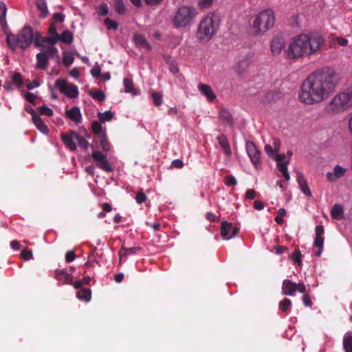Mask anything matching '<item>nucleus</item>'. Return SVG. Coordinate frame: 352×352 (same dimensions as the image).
Here are the masks:
<instances>
[{"label":"nucleus","mask_w":352,"mask_h":352,"mask_svg":"<svg viewBox=\"0 0 352 352\" xmlns=\"http://www.w3.org/2000/svg\"><path fill=\"white\" fill-rule=\"evenodd\" d=\"M337 84L338 76L334 69L324 67L309 74L302 82L299 100L305 104H318L329 98Z\"/></svg>","instance_id":"obj_1"},{"label":"nucleus","mask_w":352,"mask_h":352,"mask_svg":"<svg viewBox=\"0 0 352 352\" xmlns=\"http://www.w3.org/2000/svg\"><path fill=\"white\" fill-rule=\"evenodd\" d=\"M324 36L317 32L301 33L294 36L284 50L285 58L296 60L316 55L324 46Z\"/></svg>","instance_id":"obj_2"},{"label":"nucleus","mask_w":352,"mask_h":352,"mask_svg":"<svg viewBox=\"0 0 352 352\" xmlns=\"http://www.w3.org/2000/svg\"><path fill=\"white\" fill-rule=\"evenodd\" d=\"M219 15L208 12L199 22L197 36L199 41L208 43L217 33L220 25Z\"/></svg>","instance_id":"obj_3"},{"label":"nucleus","mask_w":352,"mask_h":352,"mask_svg":"<svg viewBox=\"0 0 352 352\" xmlns=\"http://www.w3.org/2000/svg\"><path fill=\"white\" fill-rule=\"evenodd\" d=\"M274 14L271 10H262L250 19V26L255 36L264 34L274 26Z\"/></svg>","instance_id":"obj_4"},{"label":"nucleus","mask_w":352,"mask_h":352,"mask_svg":"<svg viewBox=\"0 0 352 352\" xmlns=\"http://www.w3.org/2000/svg\"><path fill=\"white\" fill-rule=\"evenodd\" d=\"M35 30L30 26H25L16 35L10 34L7 36V43L9 47L15 50L17 48L26 50L33 43Z\"/></svg>","instance_id":"obj_5"},{"label":"nucleus","mask_w":352,"mask_h":352,"mask_svg":"<svg viewBox=\"0 0 352 352\" xmlns=\"http://www.w3.org/2000/svg\"><path fill=\"white\" fill-rule=\"evenodd\" d=\"M352 106V87L333 96L327 106V111L338 114L346 111Z\"/></svg>","instance_id":"obj_6"},{"label":"nucleus","mask_w":352,"mask_h":352,"mask_svg":"<svg viewBox=\"0 0 352 352\" xmlns=\"http://www.w3.org/2000/svg\"><path fill=\"white\" fill-rule=\"evenodd\" d=\"M197 15L196 8L190 6H182L175 12L172 22L175 28L190 26Z\"/></svg>","instance_id":"obj_7"},{"label":"nucleus","mask_w":352,"mask_h":352,"mask_svg":"<svg viewBox=\"0 0 352 352\" xmlns=\"http://www.w3.org/2000/svg\"><path fill=\"white\" fill-rule=\"evenodd\" d=\"M55 86L63 94L68 98H76L78 96V87L68 82L65 79H57L55 82Z\"/></svg>","instance_id":"obj_8"},{"label":"nucleus","mask_w":352,"mask_h":352,"mask_svg":"<svg viewBox=\"0 0 352 352\" xmlns=\"http://www.w3.org/2000/svg\"><path fill=\"white\" fill-rule=\"evenodd\" d=\"M306 287L303 283L296 284L289 280H284L282 285L283 294L286 296H293L296 291L305 293Z\"/></svg>","instance_id":"obj_9"},{"label":"nucleus","mask_w":352,"mask_h":352,"mask_svg":"<svg viewBox=\"0 0 352 352\" xmlns=\"http://www.w3.org/2000/svg\"><path fill=\"white\" fill-rule=\"evenodd\" d=\"M91 157L95 162H96L97 166L106 171L111 172L113 170L112 166L107 160V156L99 151H95L92 153Z\"/></svg>","instance_id":"obj_10"},{"label":"nucleus","mask_w":352,"mask_h":352,"mask_svg":"<svg viewBox=\"0 0 352 352\" xmlns=\"http://www.w3.org/2000/svg\"><path fill=\"white\" fill-rule=\"evenodd\" d=\"M285 157L286 156L285 154H277L276 153L272 159L276 162L277 168L282 173V175L285 179L286 181H289L290 179V175L287 170V166L289 163V159L285 160Z\"/></svg>","instance_id":"obj_11"},{"label":"nucleus","mask_w":352,"mask_h":352,"mask_svg":"<svg viewBox=\"0 0 352 352\" xmlns=\"http://www.w3.org/2000/svg\"><path fill=\"white\" fill-rule=\"evenodd\" d=\"M245 148L252 163L256 168H258L261 164L260 151L257 149L256 145L250 141L246 142Z\"/></svg>","instance_id":"obj_12"},{"label":"nucleus","mask_w":352,"mask_h":352,"mask_svg":"<svg viewBox=\"0 0 352 352\" xmlns=\"http://www.w3.org/2000/svg\"><path fill=\"white\" fill-rule=\"evenodd\" d=\"M239 232V228L232 223L226 221L221 223V235L223 240H229L234 237Z\"/></svg>","instance_id":"obj_13"},{"label":"nucleus","mask_w":352,"mask_h":352,"mask_svg":"<svg viewBox=\"0 0 352 352\" xmlns=\"http://www.w3.org/2000/svg\"><path fill=\"white\" fill-rule=\"evenodd\" d=\"M285 47V41L282 36H274L270 43V52L273 56L280 54L283 49Z\"/></svg>","instance_id":"obj_14"},{"label":"nucleus","mask_w":352,"mask_h":352,"mask_svg":"<svg viewBox=\"0 0 352 352\" xmlns=\"http://www.w3.org/2000/svg\"><path fill=\"white\" fill-rule=\"evenodd\" d=\"M252 62V56L245 54L236 63L234 67L236 72L239 75L243 74L249 67Z\"/></svg>","instance_id":"obj_15"},{"label":"nucleus","mask_w":352,"mask_h":352,"mask_svg":"<svg viewBox=\"0 0 352 352\" xmlns=\"http://www.w3.org/2000/svg\"><path fill=\"white\" fill-rule=\"evenodd\" d=\"M65 115L74 122L78 124L82 121V115L80 108L77 106L73 107L65 111Z\"/></svg>","instance_id":"obj_16"},{"label":"nucleus","mask_w":352,"mask_h":352,"mask_svg":"<svg viewBox=\"0 0 352 352\" xmlns=\"http://www.w3.org/2000/svg\"><path fill=\"white\" fill-rule=\"evenodd\" d=\"M77 133H72L70 134H65L61 135V139L64 144L71 151H74L76 148Z\"/></svg>","instance_id":"obj_17"},{"label":"nucleus","mask_w":352,"mask_h":352,"mask_svg":"<svg viewBox=\"0 0 352 352\" xmlns=\"http://www.w3.org/2000/svg\"><path fill=\"white\" fill-rule=\"evenodd\" d=\"M198 89L210 102L214 100L217 98L211 87L208 85L199 84L198 85Z\"/></svg>","instance_id":"obj_18"},{"label":"nucleus","mask_w":352,"mask_h":352,"mask_svg":"<svg viewBox=\"0 0 352 352\" xmlns=\"http://www.w3.org/2000/svg\"><path fill=\"white\" fill-rule=\"evenodd\" d=\"M344 173L345 169L339 165H336L333 168V173H327V178L329 182H333L343 176Z\"/></svg>","instance_id":"obj_19"},{"label":"nucleus","mask_w":352,"mask_h":352,"mask_svg":"<svg viewBox=\"0 0 352 352\" xmlns=\"http://www.w3.org/2000/svg\"><path fill=\"white\" fill-rule=\"evenodd\" d=\"M141 250L140 247L124 248L122 247L119 252L120 262L124 261L128 255L136 254Z\"/></svg>","instance_id":"obj_20"},{"label":"nucleus","mask_w":352,"mask_h":352,"mask_svg":"<svg viewBox=\"0 0 352 352\" xmlns=\"http://www.w3.org/2000/svg\"><path fill=\"white\" fill-rule=\"evenodd\" d=\"M297 182L301 191L307 197L311 196V192L308 186L307 181L301 173H298Z\"/></svg>","instance_id":"obj_21"},{"label":"nucleus","mask_w":352,"mask_h":352,"mask_svg":"<svg viewBox=\"0 0 352 352\" xmlns=\"http://www.w3.org/2000/svg\"><path fill=\"white\" fill-rule=\"evenodd\" d=\"M218 142L223 151V153L227 156H230L232 154L231 148L228 140L226 135H220L217 138Z\"/></svg>","instance_id":"obj_22"},{"label":"nucleus","mask_w":352,"mask_h":352,"mask_svg":"<svg viewBox=\"0 0 352 352\" xmlns=\"http://www.w3.org/2000/svg\"><path fill=\"white\" fill-rule=\"evenodd\" d=\"M123 84L125 93H129L132 96H138L140 94V91L134 87L133 82L131 79L124 78L123 80Z\"/></svg>","instance_id":"obj_23"},{"label":"nucleus","mask_w":352,"mask_h":352,"mask_svg":"<svg viewBox=\"0 0 352 352\" xmlns=\"http://www.w3.org/2000/svg\"><path fill=\"white\" fill-rule=\"evenodd\" d=\"M133 40L136 45L146 50H151V45L147 40L141 34L135 33L133 35Z\"/></svg>","instance_id":"obj_24"},{"label":"nucleus","mask_w":352,"mask_h":352,"mask_svg":"<svg viewBox=\"0 0 352 352\" xmlns=\"http://www.w3.org/2000/svg\"><path fill=\"white\" fill-rule=\"evenodd\" d=\"M91 130L94 134L97 135L98 138L107 134L105 126H103L100 121H94L92 122Z\"/></svg>","instance_id":"obj_25"},{"label":"nucleus","mask_w":352,"mask_h":352,"mask_svg":"<svg viewBox=\"0 0 352 352\" xmlns=\"http://www.w3.org/2000/svg\"><path fill=\"white\" fill-rule=\"evenodd\" d=\"M220 120L226 125L232 126L233 120L230 112L227 109H222L219 113Z\"/></svg>","instance_id":"obj_26"},{"label":"nucleus","mask_w":352,"mask_h":352,"mask_svg":"<svg viewBox=\"0 0 352 352\" xmlns=\"http://www.w3.org/2000/svg\"><path fill=\"white\" fill-rule=\"evenodd\" d=\"M48 59H59L58 51L54 46L44 47L41 52Z\"/></svg>","instance_id":"obj_27"},{"label":"nucleus","mask_w":352,"mask_h":352,"mask_svg":"<svg viewBox=\"0 0 352 352\" xmlns=\"http://www.w3.org/2000/svg\"><path fill=\"white\" fill-rule=\"evenodd\" d=\"M36 68L39 69H45L48 64V58L42 52H39L36 56Z\"/></svg>","instance_id":"obj_28"},{"label":"nucleus","mask_w":352,"mask_h":352,"mask_svg":"<svg viewBox=\"0 0 352 352\" xmlns=\"http://www.w3.org/2000/svg\"><path fill=\"white\" fill-rule=\"evenodd\" d=\"M32 122L35 126L43 134H47L49 131L47 125L45 124L43 120L39 117V116L32 118Z\"/></svg>","instance_id":"obj_29"},{"label":"nucleus","mask_w":352,"mask_h":352,"mask_svg":"<svg viewBox=\"0 0 352 352\" xmlns=\"http://www.w3.org/2000/svg\"><path fill=\"white\" fill-rule=\"evenodd\" d=\"M333 218L340 220L344 217V210L341 205L336 204L333 206L331 212Z\"/></svg>","instance_id":"obj_30"},{"label":"nucleus","mask_w":352,"mask_h":352,"mask_svg":"<svg viewBox=\"0 0 352 352\" xmlns=\"http://www.w3.org/2000/svg\"><path fill=\"white\" fill-rule=\"evenodd\" d=\"M343 346L346 352H352V333L347 332L343 338Z\"/></svg>","instance_id":"obj_31"},{"label":"nucleus","mask_w":352,"mask_h":352,"mask_svg":"<svg viewBox=\"0 0 352 352\" xmlns=\"http://www.w3.org/2000/svg\"><path fill=\"white\" fill-rule=\"evenodd\" d=\"M74 40L73 34L69 30H65L62 32L60 35L58 34V41L70 44Z\"/></svg>","instance_id":"obj_32"},{"label":"nucleus","mask_w":352,"mask_h":352,"mask_svg":"<svg viewBox=\"0 0 352 352\" xmlns=\"http://www.w3.org/2000/svg\"><path fill=\"white\" fill-rule=\"evenodd\" d=\"M91 293L90 289H84L76 293V297L80 299L89 302L91 300Z\"/></svg>","instance_id":"obj_33"},{"label":"nucleus","mask_w":352,"mask_h":352,"mask_svg":"<svg viewBox=\"0 0 352 352\" xmlns=\"http://www.w3.org/2000/svg\"><path fill=\"white\" fill-rule=\"evenodd\" d=\"M113 113L111 111H105L104 112L98 113V118L101 122H106L111 120L113 118Z\"/></svg>","instance_id":"obj_34"},{"label":"nucleus","mask_w":352,"mask_h":352,"mask_svg":"<svg viewBox=\"0 0 352 352\" xmlns=\"http://www.w3.org/2000/svg\"><path fill=\"white\" fill-rule=\"evenodd\" d=\"M98 139H99V143H100V147L102 149V151H104L105 152L109 151L111 150V146L107 139V134L102 135L100 137H98Z\"/></svg>","instance_id":"obj_35"},{"label":"nucleus","mask_w":352,"mask_h":352,"mask_svg":"<svg viewBox=\"0 0 352 352\" xmlns=\"http://www.w3.org/2000/svg\"><path fill=\"white\" fill-rule=\"evenodd\" d=\"M89 95L91 97L98 101H104L106 98V96L102 90L99 89H92L89 91Z\"/></svg>","instance_id":"obj_36"},{"label":"nucleus","mask_w":352,"mask_h":352,"mask_svg":"<svg viewBox=\"0 0 352 352\" xmlns=\"http://www.w3.org/2000/svg\"><path fill=\"white\" fill-rule=\"evenodd\" d=\"M33 42L36 47H42L44 48L46 44L45 37H43L38 32L35 31V36L33 39Z\"/></svg>","instance_id":"obj_37"},{"label":"nucleus","mask_w":352,"mask_h":352,"mask_svg":"<svg viewBox=\"0 0 352 352\" xmlns=\"http://www.w3.org/2000/svg\"><path fill=\"white\" fill-rule=\"evenodd\" d=\"M323 244H324V238L322 236H316L314 240V245L318 248V251L316 253V256L317 257H320L322 250H323Z\"/></svg>","instance_id":"obj_38"},{"label":"nucleus","mask_w":352,"mask_h":352,"mask_svg":"<svg viewBox=\"0 0 352 352\" xmlns=\"http://www.w3.org/2000/svg\"><path fill=\"white\" fill-rule=\"evenodd\" d=\"M73 54L70 52H64L63 54V63L65 66L68 67L74 62Z\"/></svg>","instance_id":"obj_39"},{"label":"nucleus","mask_w":352,"mask_h":352,"mask_svg":"<svg viewBox=\"0 0 352 352\" xmlns=\"http://www.w3.org/2000/svg\"><path fill=\"white\" fill-rule=\"evenodd\" d=\"M36 6L41 12V16L45 17L48 14L47 6L45 0H38Z\"/></svg>","instance_id":"obj_40"},{"label":"nucleus","mask_w":352,"mask_h":352,"mask_svg":"<svg viewBox=\"0 0 352 352\" xmlns=\"http://www.w3.org/2000/svg\"><path fill=\"white\" fill-rule=\"evenodd\" d=\"M7 12V8L6 4L0 1V23L4 26L6 25V16Z\"/></svg>","instance_id":"obj_41"},{"label":"nucleus","mask_w":352,"mask_h":352,"mask_svg":"<svg viewBox=\"0 0 352 352\" xmlns=\"http://www.w3.org/2000/svg\"><path fill=\"white\" fill-rule=\"evenodd\" d=\"M11 78L12 82L15 84L17 87H21L23 85V81L21 74L18 72H14L12 74Z\"/></svg>","instance_id":"obj_42"},{"label":"nucleus","mask_w":352,"mask_h":352,"mask_svg":"<svg viewBox=\"0 0 352 352\" xmlns=\"http://www.w3.org/2000/svg\"><path fill=\"white\" fill-rule=\"evenodd\" d=\"M292 306V302L288 298H284L282 301L279 302L278 307L279 309L283 311H288Z\"/></svg>","instance_id":"obj_43"},{"label":"nucleus","mask_w":352,"mask_h":352,"mask_svg":"<svg viewBox=\"0 0 352 352\" xmlns=\"http://www.w3.org/2000/svg\"><path fill=\"white\" fill-rule=\"evenodd\" d=\"M115 10L120 14H124L126 12V8L122 0H116L115 1Z\"/></svg>","instance_id":"obj_44"},{"label":"nucleus","mask_w":352,"mask_h":352,"mask_svg":"<svg viewBox=\"0 0 352 352\" xmlns=\"http://www.w3.org/2000/svg\"><path fill=\"white\" fill-rule=\"evenodd\" d=\"M76 143L85 150H87L89 146V142L82 136L77 134V138H76Z\"/></svg>","instance_id":"obj_45"},{"label":"nucleus","mask_w":352,"mask_h":352,"mask_svg":"<svg viewBox=\"0 0 352 352\" xmlns=\"http://www.w3.org/2000/svg\"><path fill=\"white\" fill-rule=\"evenodd\" d=\"M289 257L294 263H297L298 265H302V255L299 250H296L289 256Z\"/></svg>","instance_id":"obj_46"},{"label":"nucleus","mask_w":352,"mask_h":352,"mask_svg":"<svg viewBox=\"0 0 352 352\" xmlns=\"http://www.w3.org/2000/svg\"><path fill=\"white\" fill-rule=\"evenodd\" d=\"M91 280L90 277L85 276L81 280H78L74 282V287L76 289L80 288L83 285H88Z\"/></svg>","instance_id":"obj_47"},{"label":"nucleus","mask_w":352,"mask_h":352,"mask_svg":"<svg viewBox=\"0 0 352 352\" xmlns=\"http://www.w3.org/2000/svg\"><path fill=\"white\" fill-rule=\"evenodd\" d=\"M104 23L108 30H116L118 27L117 22L109 18H106Z\"/></svg>","instance_id":"obj_48"},{"label":"nucleus","mask_w":352,"mask_h":352,"mask_svg":"<svg viewBox=\"0 0 352 352\" xmlns=\"http://www.w3.org/2000/svg\"><path fill=\"white\" fill-rule=\"evenodd\" d=\"M152 99L153 101V103L156 106H160L162 103V95L160 93L158 92H153L152 94Z\"/></svg>","instance_id":"obj_49"},{"label":"nucleus","mask_w":352,"mask_h":352,"mask_svg":"<svg viewBox=\"0 0 352 352\" xmlns=\"http://www.w3.org/2000/svg\"><path fill=\"white\" fill-rule=\"evenodd\" d=\"M91 74L94 78H98L101 76L100 66L96 63L91 69Z\"/></svg>","instance_id":"obj_50"},{"label":"nucleus","mask_w":352,"mask_h":352,"mask_svg":"<svg viewBox=\"0 0 352 352\" xmlns=\"http://www.w3.org/2000/svg\"><path fill=\"white\" fill-rule=\"evenodd\" d=\"M38 111L41 114L47 116H52L54 113L53 110L51 108L48 107L47 105H43L40 107Z\"/></svg>","instance_id":"obj_51"},{"label":"nucleus","mask_w":352,"mask_h":352,"mask_svg":"<svg viewBox=\"0 0 352 352\" xmlns=\"http://www.w3.org/2000/svg\"><path fill=\"white\" fill-rule=\"evenodd\" d=\"M109 8L106 3H101L97 8V12L99 15H106L108 14Z\"/></svg>","instance_id":"obj_52"},{"label":"nucleus","mask_w":352,"mask_h":352,"mask_svg":"<svg viewBox=\"0 0 352 352\" xmlns=\"http://www.w3.org/2000/svg\"><path fill=\"white\" fill-rule=\"evenodd\" d=\"M265 151L268 155L269 157L272 158L274 155L277 153L274 149L273 146L271 144H265Z\"/></svg>","instance_id":"obj_53"},{"label":"nucleus","mask_w":352,"mask_h":352,"mask_svg":"<svg viewBox=\"0 0 352 352\" xmlns=\"http://www.w3.org/2000/svg\"><path fill=\"white\" fill-rule=\"evenodd\" d=\"M21 256L25 261H29L33 257L32 251L26 249L21 252Z\"/></svg>","instance_id":"obj_54"},{"label":"nucleus","mask_w":352,"mask_h":352,"mask_svg":"<svg viewBox=\"0 0 352 352\" xmlns=\"http://www.w3.org/2000/svg\"><path fill=\"white\" fill-rule=\"evenodd\" d=\"M46 43H48L50 46H54L58 41V36H50L45 37Z\"/></svg>","instance_id":"obj_55"},{"label":"nucleus","mask_w":352,"mask_h":352,"mask_svg":"<svg viewBox=\"0 0 352 352\" xmlns=\"http://www.w3.org/2000/svg\"><path fill=\"white\" fill-rule=\"evenodd\" d=\"M214 0H199V6L201 8H209Z\"/></svg>","instance_id":"obj_56"},{"label":"nucleus","mask_w":352,"mask_h":352,"mask_svg":"<svg viewBox=\"0 0 352 352\" xmlns=\"http://www.w3.org/2000/svg\"><path fill=\"white\" fill-rule=\"evenodd\" d=\"M236 184L237 181L233 175H229L226 177V184L227 186H235Z\"/></svg>","instance_id":"obj_57"},{"label":"nucleus","mask_w":352,"mask_h":352,"mask_svg":"<svg viewBox=\"0 0 352 352\" xmlns=\"http://www.w3.org/2000/svg\"><path fill=\"white\" fill-rule=\"evenodd\" d=\"M76 255L74 251H69L65 254V261L67 263H71L74 261Z\"/></svg>","instance_id":"obj_58"},{"label":"nucleus","mask_w":352,"mask_h":352,"mask_svg":"<svg viewBox=\"0 0 352 352\" xmlns=\"http://www.w3.org/2000/svg\"><path fill=\"white\" fill-rule=\"evenodd\" d=\"M146 197L143 192H138L135 196V200L138 204H142L146 201Z\"/></svg>","instance_id":"obj_59"},{"label":"nucleus","mask_w":352,"mask_h":352,"mask_svg":"<svg viewBox=\"0 0 352 352\" xmlns=\"http://www.w3.org/2000/svg\"><path fill=\"white\" fill-rule=\"evenodd\" d=\"M277 153L280 151V142L278 139L274 138L272 140V145Z\"/></svg>","instance_id":"obj_60"},{"label":"nucleus","mask_w":352,"mask_h":352,"mask_svg":"<svg viewBox=\"0 0 352 352\" xmlns=\"http://www.w3.org/2000/svg\"><path fill=\"white\" fill-rule=\"evenodd\" d=\"M59 276L60 279H62V276H64V280L67 283H70L72 280V276L71 274H66L63 272Z\"/></svg>","instance_id":"obj_61"},{"label":"nucleus","mask_w":352,"mask_h":352,"mask_svg":"<svg viewBox=\"0 0 352 352\" xmlns=\"http://www.w3.org/2000/svg\"><path fill=\"white\" fill-rule=\"evenodd\" d=\"M316 236H322L324 234V227L322 225H318L315 228Z\"/></svg>","instance_id":"obj_62"},{"label":"nucleus","mask_w":352,"mask_h":352,"mask_svg":"<svg viewBox=\"0 0 352 352\" xmlns=\"http://www.w3.org/2000/svg\"><path fill=\"white\" fill-rule=\"evenodd\" d=\"M171 166L175 168H181L184 166V162L181 160L177 159L172 162Z\"/></svg>","instance_id":"obj_63"},{"label":"nucleus","mask_w":352,"mask_h":352,"mask_svg":"<svg viewBox=\"0 0 352 352\" xmlns=\"http://www.w3.org/2000/svg\"><path fill=\"white\" fill-rule=\"evenodd\" d=\"M302 302L306 307H311L312 305L310 297L307 294H305L302 296Z\"/></svg>","instance_id":"obj_64"}]
</instances>
